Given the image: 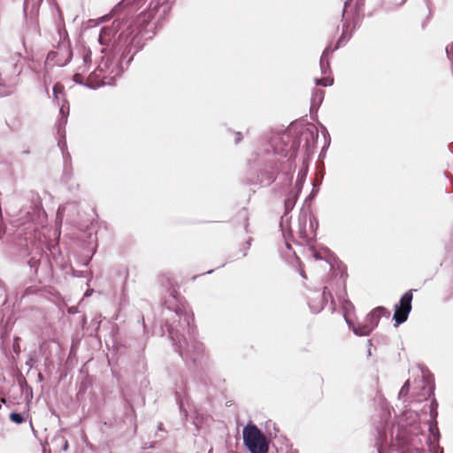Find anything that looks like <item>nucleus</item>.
<instances>
[{
	"mask_svg": "<svg viewBox=\"0 0 453 453\" xmlns=\"http://www.w3.org/2000/svg\"><path fill=\"white\" fill-rule=\"evenodd\" d=\"M67 158H70V154L66 153V156H65V162L66 163Z\"/></svg>",
	"mask_w": 453,
	"mask_h": 453,
	"instance_id": "40",
	"label": "nucleus"
},
{
	"mask_svg": "<svg viewBox=\"0 0 453 453\" xmlns=\"http://www.w3.org/2000/svg\"><path fill=\"white\" fill-rule=\"evenodd\" d=\"M314 81L318 86L327 87L333 84L334 79L331 77H324L322 79L316 78Z\"/></svg>",
	"mask_w": 453,
	"mask_h": 453,
	"instance_id": "25",
	"label": "nucleus"
},
{
	"mask_svg": "<svg viewBox=\"0 0 453 453\" xmlns=\"http://www.w3.org/2000/svg\"><path fill=\"white\" fill-rule=\"evenodd\" d=\"M110 19V16L109 15H104L103 16L101 19H100V22H105V21H108Z\"/></svg>",
	"mask_w": 453,
	"mask_h": 453,
	"instance_id": "35",
	"label": "nucleus"
},
{
	"mask_svg": "<svg viewBox=\"0 0 453 453\" xmlns=\"http://www.w3.org/2000/svg\"><path fill=\"white\" fill-rule=\"evenodd\" d=\"M251 245V238H250L245 244L243 245V250H248L250 248Z\"/></svg>",
	"mask_w": 453,
	"mask_h": 453,
	"instance_id": "34",
	"label": "nucleus"
},
{
	"mask_svg": "<svg viewBox=\"0 0 453 453\" xmlns=\"http://www.w3.org/2000/svg\"><path fill=\"white\" fill-rule=\"evenodd\" d=\"M328 298H330L331 303L333 305V310H334L335 309V301L332 296V293L328 290L327 287H325L323 289L322 296L318 303L313 302V301H309L308 303H309V307H310L311 312L319 313L320 311H322L324 309L326 303H327Z\"/></svg>",
	"mask_w": 453,
	"mask_h": 453,
	"instance_id": "13",
	"label": "nucleus"
},
{
	"mask_svg": "<svg viewBox=\"0 0 453 453\" xmlns=\"http://www.w3.org/2000/svg\"><path fill=\"white\" fill-rule=\"evenodd\" d=\"M21 72L22 67L18 63L8 65L0 72V96L12 92L19 83V76Z\"/></svg>",
	"mask_w": 453,
	"mask_h": 453,
	"instance_id": "7",
	"label": "nucleus"
},
{
	"mask_svg": "<svg viewBox=\"0 0 453 453\" xmlns=\"http://www.w3.org/2000/svg\"><path fill=\"white\" fill-rule=\"evenodd\" d=\"M242 435L244 445L250 453H268L269 441L256 425H247Z\"/></svg>",
	"mask_w": 453,
	"mask_h": 453,
	"instance_id": "4",
	"label": "nucleus"
},
{
	"mask_svg": "<svg viewBox=\"0 0 453 453\" xmlns=\"http://www.w3.org/2000/svg\"><path fill=\"white\" fill-rule=\"evenodd\" d=\"M349 326L352 329L353 333L358 336H366L372 333V330L365 323L355 326L352 322H350V326Z\"/></svg>",
	"mask_w": 453,
	"mask_h": 453,
	"instance_id": "21",
	"label": "nucleus"
},
{
	"mask_svg": "<svg viewBox=\"0 0 453 453\" xmlns=\"http://www.w3.org/2000/svg\"><path fill=\"white\" fill-rule=\"evenodd\" d=\"M46 213L42 206V201L37 194H32L29 204L24 205L19 211L21 225L32 223L35 226H42Z\"/></svg>",
	"mask_w": 453,
	"mask_h": 453,
	"instance_id": "5",
	"label": "nucleus"
},
{
	"mask_svg": "<svg viewBox=\"0 0 453 453\" xmlns=\"http://www.w3.org/2000/svg\"><path fill=\"white\" fill-rule=\"evenodd\" d=\"M406 2V0H401L400 4H403Z\"/></svg>",
	"mask_w": 453,
	"mask_h": 453,
	"instance_id": "43",
	"label": "nucleus"
},
{
	"mask_svg": "<svg viewBox=\"0 0 453 453\" xmlns=\"http://www.w3.org/2000/svg\"><path fill=\"white\" fill-rule=\"evenodd\" d=\"M310 134H311V136H313V132H312V131H311V132H310Z\"/></svg>",
	"mask_w": 453,
	"mask_h": 453,
	"instance_id": "49",
	"label": "nucleus"
},
{
	"mask_svg": "<svg viewBox=\"0 0 453 453\" xmlns=\"http://www.w3.org/2000/svg\"><path fill=\"white\" fill-rule=\"evenodd\" d=\"M67 209V204H63V205H60L58 209V212H57V217L58 219H62V217H63V214L65 213V211H66Z\"/></svg>",
	"mask_w": 453,
	"mask_h": 453,
	"instance_id": "30",
	"label": "nucleus"
},
{
	"mask_svg": "<svg viewBox=\"0 0 453 453\" xmlns=\"http://www.w3.org/2000/svg\"><path fill=\"white\" fill-rule=\"evenodd\" d=\"M164 305L173 311L171 318L173 322L170 323L167 320L165 325L176 351L186 363L190 362L198 365L204 357V347L196 339L192 310L174 295H171L170 299L165 300Z\"/></svg>",
	"mask_w": 453,
	"mask_h": 453,
	"instance_id": "2",
	"label": "nucleus"
},
{
	"mask_svg": "<svg viewBox=\"0 0 453 453\" xmlns=\"http://www.w3.org/2000/svg\"><path fill=\"white\" fill-rule=\"evenodd\" d=\"M351 0H349V1H346L345 4H344V8H343V11H342V17H344V13H345V11H346V8L347 6L349 4V2Z\"/></svg>",
	"mask_w": 453,
	"mask_h": 453,
	"instance_id": "37",
	"label": "nucleus"
},
{
	"mask_svg": "<svg viewBox=\"0 0 453 453\" xmlns=\"http://www.w3.org/2000/svg\"><path fill=\"white\" fill-rule=\"evenodd\" d=\"M298 222L300 236L306 242L312 241L319 227V221L316 217L311 213L308 215L306 211H302Z\"/></svg>",
	"mask_w": 453,
	"mask_h": 453,
	"instance_id": "8",
	"label": "nucleus"
},
{
	"mask_svg": "<svg viewBox=\"0 0 453 453\" xmlns=\"http://www.w3.org/2000/svg\"><path fill=\"white\" fill-rule=\"evenodd\" d=\"M412 291L413 290L411 289L405 292L402 296L399 303L395 305L393 316V319L395 322V326H397L407 320L411 311V302L413 298Z\"/></svg>",
	"mask_w": 453,
	"mask_h": 453,
	"instance_id": "9",
	"label": "nucleus"
},
{
	"mask_svg": "<svg viewBox=\"0 0 453 453\" xmlns=\"http://www.w3.org/2000/svg\"><path fill=\"white\" fill-rule=\"evenodd\" d=\"M13 349L15 350V352H18V348L13 347Z\"/></svg>",
	"mask_w": 453,
	"mask_h": 453,
	"instance_id": "47",
	"label": "nucleus"
},
{
	"mask_svg": "<svg viewBox=\"0 0 453 453\" xmlns=\"http://www.w3.org/2000/svg\"><path fill=\"white\" fill-rule=\"evenodd\" d=\"M53 442L55 443H61L62 444V450L65 451L68 448V441L65 439L62 435H57L53 439Z\"/></svg>",
	"mask_w": 453,
	"mask_h": 453,
	"instance_id": "27",
	"label": "nucleus"
},
{
	"mask_svg": "<svg viewBox=\"0 0 453 453\" xmlns=\"http://www.w3.org/2000/svg\"><path fill=\"white\" fill-rule=\"evenodd\" d=\"M342 294H346L345 289H343ZM338 299L342 303V309L344 311V319L349 326H350V320L348 319V314L354 310V305L352 303L346 299L343 295H338Z\"/></svg>",
	"mask_w": 453,
	"mask_h": 453,
	"instance_id": "18",
	"label": "nucleus"
},
{
	"mask_svg": "<svg viewBox=\"0 0 453 453\" xmlns=\"http://www.w3.org/2000/svg\"><path fill=\"white\" fill-rule=\"evenodd\" d=\"M32 32L35 35H40V31H39V27L36 24H34L33 27H32Z\"/></svg>",
	"mask_w": 453,
	"mask_h": 453,
	"instance_id": "33",
	"label": "nucleus"
},
{
	"mask_svg": "<svg viewBox=\"0 0 453 453\" xmlns=\"http://www.w3.org/2000/svg\"><path fill=\"white\" fill-rule=\"evenodd\" d=\"M314 257L316 259H320L321 258V257L318 253H314Z\"/></svg>",
	"mask_w": 453,
	"mask_h": 453,
	"instance_id": "39",
	"label": "nucleus"
},
{
	"mask_svg": "<svg viewBox=\"0 0 453 453\" xmlns=\"http://www.w3.org/2000/svg\"><path fill=\"white\" fill-rule=\"evenodd\" d=\"M288 156V146L284 136L280 134H273L269 139L263 138L256 151L249 158V164L264 167L260 169V182L264 186L272 184L275 179V171L286 169L288 174L295 168V159Z\"/></svg>",
	"mask_w": 453,
	"mask_h": 453,
	"instance_id": "3",
	"label": "nucleus"
},
{
	"mask_svg": "<svg viewBox=\"0 0 453 453\" xmlns=\"http://www.w3.org/2000/svg\"><path fill=\"white\" fill-rule=\"evenodd\" d=\"M378 453H381V446L378 447Z\"/></svg>",
	"mask_w": 453,
	"mask_h": 453,
	"instance_id": "42",
	"label": "nucleus"
},
{
	"mask_svg": "<svg viewBox=\"0 0 453 453\" xmlns=\"http://www.w3.org/2000/svg\"><path fill=\"white\" fill-rule=\"evenodd\" d=\"M185 387L186 380L182 376H180L179 380L175 382V397L176 402L179 404L180 412L183 413L185 417H187L188 411L184 409V403L182 398V395H185Z\"/></svg>",
	"mask_w": 453,
	"mask_h": 453,
	"instance_id": "14",
	"label": "nucleus"
},
{
	"mask_svg": "<svg viewBox=\"0 0 453 453\" xmlns=\"http://www.w3.org/2000/svg\"><path fill=\"white\" fill-rule=\"evenodd\" d=\"M325 96V91L322 89H315L312 93L311 104V109H318L322 104Z\"/></svg>",
	"mask_w": 453,
	"mask_h": 453,
	"instance_id": "20",
	"label": "nucleus"
},
{
	"mask_svg": "<svg viewBox=\"0 0 453 453\" xmlns=\"http://www.w3.org/2000/svg\"><path fill=\"white\" fill-rule=\"evenodd\" d=\"M63 98H65V88L61 83H56L53 87V101L57 104H61Z\"/></svg>",
	"mask_w": 453,
	"mask_h": 453,
	"instance_id": "22",
	"label": "nucleus"
},
{
	"mask_svg": "<svg viewBox=\"0 0 453 453\" xmlns=\"http://www.w3.org/2000/svg\"><path fill=\"white\" fill-rule=\"evenodd\" d=\"M434 386L429 387V388H428V396H431V395H434Z\"/></svg>",
	"mask_w": 453,
	"mask_h": 453,
	"instance_id": "36",
	"label": "nucleus"
},
{
	"mask_svg": "<svg viewBox=\"0 0 453 453\" xmlns=\"http://www.w3.org/2000/svg\"><path fill=\"white\" fill-rule=\"evenodd\" d=\"M42 0H25L24 1V12L27 15L29 12L31 16L37 15L39 8Z\"/></svg>",
	"mask_w": 453,
	"mask_h": 453,
	"instance_id": "17",
	"label": "nucleus"
},
{
	"mask_svg": "<svg viewBox=\"0 0 453 453\" xmlns=\"http://www.w3.org/2000/svg\"><path fill=\"white\" fill-rule=\"evenodd\" d=\"M299 193L300 192L297 190H292L288 194L284 202L285 216H287L294 209L298 199Z\"/></svg>",
	"mask_w": 453,
	"mask_h": 453,
	"instance_id": "16",
	"label": "nucleus"
},
{
	"mask_svg": "<svg viewBox=\"0 0 453 453\" xmlns=\"http://www.w3.org/2000/svg\"><path fill=\"white\" fill-rule=\"evenodd\" d=\"M169 0H122L113 9L117 13L120 9L128 8L127 12L116 19L111 26L104 27L98 35V42L104 54L96 68L88 78L86 86L96 88L112 85L142 48V31L154 17L159 7L165 18L170 10Z\"/></svg>",
	"mask_w": 453,
	"mask_h": 453,
	"instance_id": "1",
	"label": "nucleus"
},
{
	"mask_svg": "<svg viewBox=\"0 0 453 453\" xmlns=\"http://www.w3.org/2000/svg\"><path fill=\"white\" fill-rule=\"evenodd\" d=\"M286 245L288 249H290V245L288 242L286 243Z\"/></svg>",
	"mask_w": 453,
	"mask_h": 453,
	"instance_id": "45",
	"label": "nucleus"
},
{
	"mask_svg": "<svg viewBox=\"0 0 453 453\" xmlns=\"http://www.w3.org/2000/svg\"><path fill=\"white\" fill-rule=\"evenodd\" d=\"M43 257L44 252L42 249L39 246H36L34 251L32 252L30 258L27 260V265L30 267L32 273H37L38 266L41 264V261L43 258Z\"/></svg>",
	"mask_w": 453,
	"mask_h": 453,
	"instance_id": "15",
	"label": "nucleus"
},
{
	"mask_svg": "<svg viewBox=\"0 0 453 453\" xmlns=\"http://www.w3.org/2000/svg\"><path fill=\"white\" fill-rule=\"evenodd\" d=\"M346 28H347V27H344L343 32H342L341 37L338 39L335 47L332 48L329 45L322 52V55L320 57V60H319V67H320L321 73L326 74V73H330V71H331L330 62H329L330 57L332 56L333 52L335 50H337L338 48L344 45L348 40L345 38V29Z\"/></svg>",
	"mask_w": 453,
	"mask_h": 453,
	"instance_id": "10",
	"label": "nucleus"
},
{
	"mask_svg": "<svg viewBox=\"0 0 453 453\" xmlns=\"http://www.w3.org/2000/svg\"><path fill=\"white\" fill-rule=\"evenodd\" d=\"M240 215L243 218L244 230L246 233H249V217H248L247 211L245 209H243L240 212Z\"/></svg>",
	"mask_w": 453,
	"mask_h": 453,
	"instance_id": "28",
	"label": "nucleus"
},
{
	"mask_svg": "<svg viewBox=\"0 0 453 453\" xmlns=\"http://www.w3.org/2000/svg\"><path fill=\"white\" fill-rule=\"evenodd\" d=\"M423 377L426 380V384H429L428 377L426 375V373L423 372Z\"/></svg>",
	"mask_w": 453,
	"mask_h": 453,
	"instance_id": "38",
	"label": "nucleus"
},
{
	"mask_svg": "<svg viewBox=\"0 0 453 453\" xmlns=\"http://www.w3.org/2000/svg\"><path fill=\"white\" fill-rule=\"evenodd\" d=\"M83 78L81 76V73H77L73 75V81L76 82V83H80V84H83Z\"/></svg>",
	"mask_w": 453,
	"mask_h": 453,
	"instance_id": "31",
	"label": "nucleus"
},
{
	"mask_svg": "<svg viewBox=\"0 0 453 453\" xmlns=\"http://www.w3.org/2000/svg\"><path fill=\"white\" fill-rule=\"evenodd\" d=\"M242 140V134L240 132L235 133L234 142L238 144Z\"/></svg>",
	"mask_w": 453,
	"mask_h": 453,
	"instance_id": "32",
	"label": "nucleus"
},
{
	"mask_svg": "<svg viewBox=\"0 0 453 453\" xmlns=\"http://www.w3.org/2000/svg\"><path fill=\"white\" fill-rule=\"evenodd\" d=\"M389 315L390 312L388 310L383 306H379L367 314L364 323L366 324L372 332L373 329L378 326L380 319L382 316L389 317Z\"/></svg>",
	"mask_w": 453,
	"mask_h": 453,
	"instance_id": "12",
	"label": "nucleus"
},
{
	"mask_svg": "<svg viewBox=\"0 0 453 453\" xmlns=\"http://www.w3.org/2000/svg\"><path fill=\"white\" fill-rule=\"evenodd\" d=\"M382 435H383L382 432H379V436H380V438H381V437H382Z\"/></svg>",
	"mask_w": 453,
	"mask_h": 453,
	"instance_id": "44",
	"label": "nucleus"
},
{
	"mask_svg": "<svg viewBox=\"0 0 453 453\" xmlns=\"http://www.w3.org/2000/svg\"><path fill=\"white\" fill-rule=\"evenodd\" d=\"M300 275H301L302 277H303V278H306V276H305V274H304V272H303V271H301Z\"/></svg>",
	"mask_w": 453,
	"mask_h": 453,
	"instance_id": "41",
	"label": "nucleus"
},
{
	"mask_svg": "<svg viewBox=\"0 0 453 453\" xmlns=\"http://www.w3.org/2000/svg\"><path fill=\"white\" fill-rule=\"evenodd\" d=\"M10 419L12 422L18 425L22 424L25 421L23 415L18 412H12L10 414Z\"/></svg>",
	"mask_w": 453,
	"mask_h": 453,
	"instance_id": "26",
	"label": "nucleus"
},
{
	"mask_svg": "<svg viewBox=\"0 0 453 453\" xmlns=\"http://www.w3.org/2000/svg\"><path fill=\"white\" fill-rule=\"evenodd\" d=\"M91 50H85L84 54L82 56L83 58V66H80L79 70H81V72H85L87 69H88V65L91 64L92 58H91Z\"/></svg>",
	"mask_w": 453,
	"mask_h": 453,
	"instance_id": "24",
	"label": "nucleus"
},
{
	"mask_svg": "<svg viewBox=\"0 0 453 453\" xmlns=\"http://www.w3.org/2000/svg\"><path fill=\"white\" fill-rule=\"evenodd\" d=\"M438 403L435 398H433L429 404V411H430V418L431 422L429 424V431L434 439V442L437 443L440 437L439 429L437 427V416H438Z\"/></svg>",
	"mask_w": 453,
	"mask_h": 453,
	"instance_id": "11",
	"label": "nucleus"
},
{
	"mask_svg": "<svg viewBox=\"0 0 453 453\" xmlns=\"http://www.w3.org/2000/svg\"><path fill=\"white\" fill-rule=\"evenodd\" d=\"M13 349L15 350V352H18V348L13 347Z\"/></svg>",
	"mask_w": 453,
	"mask_h": 453,
	"instance_id": "48",
	"label": "nucleus"
},
{
	"mask_svg": "<svg viewBox=\"0 0 453 453\" xmlns=\"http://www.w3.org/2000/svg\"><path fill=\"white\" fill-rule=\"evenodd\" d=\"M409 389H410V381L407 380L404 382V384L403 385V387L400 389L399 397L405 396L408 394Z\"/></svg>",
	"mask_w": 453,
	"mask_h": 453,
	"instance_id": "29",
	"label": "nucleus"
},
{
	"mask_svg": "<svg viewBox=\"0 0 453 453\" xmlns=\"http://www.w3.org/2000/svg\"><path fill=\"white\" fill-rule=\"evenodd\" d=\"M58 105L59 106V111H60V114L62 115V119H60L59 123H58V132H60V129L62 128V127H65V125L67 122L66 118L69 113V105H68L67 100L65 98H63L62 104H58Z\"/></svg>",
	"mask_w": 453,
	"mask_h": 453,
	"instance_id": "19",
	"label": "nucleus"
},
{
	"mask_svg": "<svg viewBox=\"0 0 453 453\" xmlns=\"http://www.w3.org/2000/svg\"><path fill=\"white\" fill-rule=\"evenodd\" d=\"M307 172H308L307 167H305V168L303 167L300 170L298 176H297V180L296 181V190L301 192L304 179L307 175Z\"/></svg>",
	"mask_w": 453,
	"mask_h": 453,
	"instance_id": "23",
	"label": "nucleus"
},
{
	"mask_svg": "<svg viewBox=\"0 0 453 453\" xmlns=\"http://www.w3.org/2000/svg\"><path fill=\"white\" fill-rule=\"evenodd\" d=\"M212 273V270H210V271H208L206 273H207V274H210V273Z\"/></svg>",
	"mask_w": 453,
	"mask_h": 453,
	"instance_id": "46",
	"label": "nucleus"
},
{
	"mask_svg": "<svg viewBox=\"0 0 453 453\" xmlns=\"http://www.w3.org/2000/svg\"><path fill=\"white\" fill-rule=\"evenodd\" d=\"M59 42L56 50L48 53L46 65H66L72 59L73 52L66 31L58 30Z\"/></svg>",
	"mask_w": 453,
	"mask_h": 453,
	"instance_id": "6",
	"label": "nucleus"
}]
</instances>
